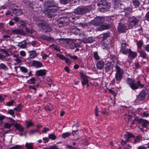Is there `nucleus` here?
<instances>
[{
    "label": "nucleus",
    "instance_id": "46",
    "mask_svg": "<svg viewBox=\"0 0 149 149\" xmlns=\"http://www.w3.org/2000/svg\"><path fill=\"white\" fill-rule=\"evenodd\" d=\"M67 56L70 57L71 58L74 59H77L78 58V57L77 56H72L70 54H67Z\"/></svg>",
    "mask_w": 149,
    "mask_h": 149
},
{
    "label": "nucleus",
    "instance_id": "62",
    "mask_svg": "<svg viewBox=\"0 0 149 149\" xmlns=\"http://www.w3.org/2000/svg\"><path fill=\"white\" fill-rule=\"evenodd\" d=\"M45 24L44 23H40L38 24V26L39 27H42V28L43 29V26H45Z\"/></svg>",
    "mask_w": 149,
    "mask_h": 149
},
{
    "label": "nucleus",
    "instance_id": "33",
    "mask_svg": "<svg viewBox=\"0 0 149 149\" xmlns=\"http://www.w3.org/2000/svg\"><path fill=\"white\" fill-rule=\"evenodd\" d=\"M93 55L94 57L95 60H97L100 59L99 56H98V53L97 52H93Z\"/></svg>",
    "mask_w": 149,
    "mask_h": 149
},
{
    "label": "nucleus",
    "instance_id": "31",
    "mask_svg": "<svg viewBox=\"0 0 149 149\" xmlns=\"http://www.w3.org/2000/svg\"><path fill=\"white\" fill-rule=\"evenodd\" d=\"M100 11L102 12H105L107 11L109 8V7H102V6H99Z\"/></svg>",
    "mask_w": 149,
    "mask_h": 149
},
{
    "label": "nucleus",
    "instance_id": "39",
    "mask_svg": "<svg viewBox=\"0 0 149 149\" xmlns=\"http://www.w3.org/2000/svg\"><path fill=\"white\" fill-rule=\"evenodd\" d=\"M140 55L143 58H146L147 56L146 53L143 51H141L140 52Z\"/></svg>",
    "mask_w": 149,
    "mask_h": 149
},
{
    "label": "nucleus",
    "instance_id": "64",
    "mask_svg": "<svg viewBox=\"0 0 149 149\" xmlns=\"http://www.w3.org/2000/svg\"><path fill=\"white\" fill-rule=\"evenodd\" d=\"M14 61L17 62L18 63H20L22 61V60H21L17 58V57L16 59H14Z\"/></svg>",
    "mask_w": 149,
    "mask_h": 149
},
{
    "label": "nucleus",
    "instance_id": "56",
    "mask_svg": "<svg viewBox=\"0 0 149 149\" xmlns=\"http://www.w3.org/2000/svg\"><path fill=\"white\" fill-rule=\"evenodd\" d=\"M65 62L68 64H71V61L68 58H65V59L64 60Z\"/></svg>",
    "mask_w": 149,
    "mask_h": 149
},
{
    "label": "nucleus",
    "instance_id": "6",
    "mask_svg": "<svg viewBox=\"0 0 149 149\" xmlns=\"http://www.w3.org/2000/svg\"><path fill=\"white\" fill-rule=\"evenodd\" d=\"M128 47V45L125 41L124 40H123L120 50V52L123 54H127L129 52V49L127 48Z\"/></svg>",
    "mask_w": 149,
    "mask_h": 149
},
{
    "label": "nucleus",
    "instance_id": "26",
    "mask_svg": "<svg viewBox=\"0 0 149 149\" xmlns=\"http://www.w3.org/2000/svg\"><path fill=\"white\" fill-rule=\"evenodd\" d=\"M11 32L13 34H22L23 31L21 29H17L12 30Z\"/></svg>",
    "mask_w": 149,
    "mask_h": 149
},
{
    "label": "nucleus",
    "instance_id": "55",
    "mask_svg": "<svg viewBox=\"0 0 149 149\" xmlns=\"http://www.w3.org/2000/svg\"><path fill=\"white\" fill-rule=\"evenodd\" d=\"M26 123L27 127H29L33 125L32 123L29 121H26Z\"/></svg>",
    "mask_w": 149,
    "mask_h": 149
},
{
    "label": "nucleus",
    "instance_id": "24",
    "mask_svg": "<svg viewBox=\"0 0 149 149\" xmlns=\"http://www.w3.org/2000/svg\"><path fill=\"white\" fill-rule=\"evenodd\" d=\"M81 78L83 79V81H82V84L83 86H84L85 84H87V86H88V80L87 78H86L84 75H82Z\"/></svg>",
    "mask_w": 149,
    "mask_h": 149
},
{
    "label": "nucleus",
    "instance_id": "59",
    "mask_svg": "<svg viewBox=\"0 0 149 149\" xmlns=\"http://www.w3.org/2000/svg\"><path fill=\"white\" fill-rule=\"evenodd\" d=\"M26 31L28 33H32V31L31 29H29L28 28L26 27L25 28Z\"/></svg>",
    "mask_w": 149,
    "mask_h": 149
},
{
    "label": "nucleus",
    "instance_id": "8",
    "mask_svg": "<svg viewBox=\"0 0 149 149\" xmlns=\"http://www.w3.org/2000/svg\"><path fill=\"white\" fill-rule=\"evenodd\" d=\"M69 22V18L67 17L60 18L56 20V24H61L63 25H67Z\"/></svg>",
    "mask_w": 149,
    "mask_h": 149
},
{
    "label": "nucleus",
    "instance_id": "28",
    "mask_svg": "<svg viewBox=\"0 0 149 149\" xmlns=\"http://www.w3.org/2000/svg\"><path fill=\"white\" fill-rule=\"evenodd\" d=\"M27 149H33V143H26L25 145Z\"/></svg>",
    "mask_w": 149,
    "mask_h": 149
},
{
    "label": "nucleus",
    "instance_id": "37",
    "mask_svg": "<svg viewBox=\"0 0 149 149\" xmlns=\"http://www.w3.org/2000/svg\"><path fill=\"white\" fill-rule=\"evenodd\" d=\"M38 131L37 129H34L30 130L29 132L30 135H32L35 134L36 133L38 132Z\"/></svg>",
    "mask_w": 149,
    "mask_h": 149
},
{
    "label": "nucleus",
    "instance_id": "53",
    "mask_svg": "<svg viewBox=\"0 0 149 149\" xmlns=\"http://www.w3.org/2000/svg\"><path fill=\"white\" fill-rule=\"evenodd\" d=\"M2 52H3V53L5 54L6 56H8L9 55L8 53V52L6 51V50L3 49L2 51Z\"/></svg>",
    "mask_w": 149,
    "mask_h": 149
},
{
    "label": "nucleus",
    "instance_id": "41",
    "mask_svg": "<svg viewBox=\"0 0 149 149\" xmlns=\"http://www.w3.org/2000/svg\"><path fill=\"white\" fill-rule=\"evenodd\" d=\"M49 137L50 139L52 140H55L56 138L55 135L52 134H49Z\"/></svg>",
    "mask_w": 149,
    "mask_h": 149
},
{
    "label": "nucleus",
    "instance_id": "49",
    "mask_svg": "<svg viewBox=\"0 0 149 149\" xmlns=\"http://www.w3.org/2000/svg\"><path fill=\"white\" fill-rule=\"evenodd\" d=\"M28 44H29L30 45H31L33 47H34L35 45H36V42L35 41H32L31 42H28Z\"/></svg>",
    "mask_w": 149,
    "mask_h": 149
},
{
    "label": "nucleus",
    "instance_id": "40",
    "mask_svg": "<svg viewBox=\"0 0 149 149\" xmlns=\"http://www.w3.org/2000/svg\"><path fill=\"white\" fill-rule=\"evenodd\" d=\"M22 107V105L21 104H19L18 105L17 107L15 108L14 109L16 111L19 112L20 111Z\"/></svg>",
    "mask_w": 149,
    "mask_h": 149
},
{
    "label": "nucleus",
    "instance_id": "23",
    "mask_svg": "<svg viewBox=\"0 0 149 149\" xmlns=\"http://www.w3.org/2000/svg\"><path fill=\"white\" fill-rule=\"evenodd\" d=\"M14 127L20 132H22L24 130V128L20 124L17 123L13 124Z\"/></svg>",
    "mask_w": 149,
    "mask_h": 149
},
{
    "label": "nucleus",
    "instance_id": "60",
    "mask_svg": "<svg viewBox=\"0 0 149 149\" xmlns=\"http://www.w3.org/2000/svg\"><path fill=\"white\" fill-rule=\"evenodd\" d=\"M42 139L44 141V143L48 142L49 140V139L48 137L43 138Z\"/></svg>",
    "mask_w": 149,
    "mask_h": 149
},
{
    "label": "nucleus",
    "instance_id": "7",
    "mask_svg": "<svg viewBox=\"0 0 149 149\" xmlns=\"http://www.w3.org/2000/svg\"><path fill=\"white\" fill-rule=\"evenodd\" d=\"M56 11V8H46L45 9L44 13L48 17H51L55 15V13Z\"/></svg>",
    "mask_w": 149,
    "mask_h": 149
},
{
    "label": "nucleus",
    "instance_id": "9",
    "mask_svg": "<svg viewBox=\"0 0 149 149\" xmlns=\"http://www.w3.org/2000/svg\"><path fill=\"white\" fill-rule=\"evenodd\" d=\"M113 65L112 62H108L105 65L106 72L109 73H112L113 72Z\"/></svg>",
    "mask_w": 149,
    "mask_h": 149
},
{
    "label": "nucleus",
    "instance_id": "3",
    "mask_svg": "<svg viewBox=\"0 0 149 149\" xmlns=\"http://www.w3.org/2000/svg\"><path fill=\"white\" fill-rule=\"evenodd\" d=\"M120 22L119 24L118 27V31L120 33L124 32L126 29L130 28L128 23L127 21L124 18H122L120 20Z\"/></svg>",
    "mask_w": 149,
    "mask_h": 149
},
{
    "label": "nucleus",
    "instance_id": "21",
    "mask_svg": "<svg viewBox=\"0 0 149 149\" xmlns=\"http://www.w3.org/2000/svg\"><path fill=\"white\" fill-rule=\"evenodd\" d=\"M46 73V70H37L36 74L37 76H42L45 75Z\"/></svg>",
    "mask_w": 149,
    "mask_h": 149
},
{
    "label": "nucleus",
    "instance_id": "4",
    "mask_svg": "<svg viewBox=\"0 0 149 149\" xmlns=\"http://www.w3.org/2000/svg\"><path fill=\"white\" fill-rule=\"evenodd\" d=\"M128 24L130 29L132 28L133 27L136 28L138 26L139 20L136 17L133 15H130L128 17Z\"/></svg>",
    "mask_w": 149,
    "mask_h": 149
},
{
    "label": "nucleus",
    "instance_id": "63",
    "mask_svg": "<svg viewBox=\"0 0 149 149\" xmlns=\"http://www.w3.org/2000/svg\"><path fill=\"white\" fill-rule=\"evenodd\" d=\"M14 101H10L7 103V105L8 106H11L13 104Z\"/></svg>",
    "mask_w": 149,
    "mask_h": 149
},
{
    "label": "nucleus",
    "instance_id": "2",
    "mask_svg": "<svg viewBox=\"0 0 149 149\" xmlns=\"http://www.w3.org/2000/svg\"><path fill=\"white\" fill-rule=\"evenodd\" d=\"M126 83L133 90H135L139 88V86L143 88L144 85L141 83L140 80H138L137 82V84L135 83V80L134 78H127L126 79Z\"/></svg>",
    "mask_w": 149,
    "mask_h": 149
},
{
    "label": "nucleus",
    "instance_id": "20",
    "mask_svg": "<svg viewBox=\"0 0 149 149\" xmlns=\"http://www.w3.org/2000/svg\"><path fill=\"white\" fill-rule=\"evenodd\" d=\"M12 11L17 16L21 15L23 13L22 10L20 9L13 8L12 10Z\"/></svg>",
    "mask_w": 149,
    "mask_h": 149
},
{
    "label": "nucleus",
    "instance_id": "38",
    "mask_svg": "<svg viewBox=\"0 0 149 149\" xmlns=\"http://www.w3.org/2000/svg\"><path fill=\"white\" fill-rule=\"evenodd\" d=\"M13 124L9 123H6L4 124V127L7 129L10 128Z\"/></svg>",
    "mask_w": 149,
    "mask_h": 149
},
{
    "label": "nucleus",
    "instance_id": "5",
    "mask_svg": "<svg viewBox=\"0 0 149 149\" xmlns=\"http://www.w3.org/2000/svg\"><path fill=\"white\" fill-rule=\"evenodd\" d=\"M116 72L115 78L116 80L120 81L122 78V75L123 73V71L122 68L117 65L116 66Z\"/></svg>",
    "mask_w": 149,
    "mask_h": 149
},
{
    "label": "nucleus",
    "instance_id": "35",
    "mask_svg": "<svg viewBox=\"0 0 149 149\" xmlns=\"http://www.w3.org/2000/svg\"><path fill=\"white\" fill-rule=\"evenodd\" d=\"M141 139V137L140 136H138L136 137V138L135 139L133 142V143H136L139 142Z\"/></svg>",
    "mask_w": 149,
    "mask_h": 149
},
{
    "label": "nucleus",
    "instance_id": "44",
    "mask_svg": "<svg viewBox=\"0 0 149 149\" xmlns=\"http://www.w3.org/2000/svg\"><path fill=\"white\" fill-rule=\"evenodd\" d=\"M20 70L23 72L24 73H26L27 72V69L24 67H20Z\"/></svg>",
    "mask_w": 149,
    "mask_h": 149
},
{
    "label": "nucleus",
    "instance_id": "29",
    "mask_svg": "<svg viewBox=\"0 0 149 149\" xmlns=\"http://www.w3.org/2000/svg\"><path fill=\"white\" fill-rule=\"evenodd\" d=\"M97 5L99 6H101L104 5H108L107 1L105 0H103L100 1L99 3L97 4Z\"/></svg>",
    "mask_w": 149,
    "mask_h": 149
},
{
    "label": "nucleus",
    "instance_id": "48",
    "mask_svg": "<svg viewBox=\"0 0 149 149\" xmlns=\"http://www.w3.org/2000/svg\"><path fill=\"white\" fill-rule=\"evenodd\" d=\"M12 20H14L16 22H19L20 21V18L17 17H15L13 19H12Z\"/></svg>",
    "mask_w": 149,
    "mask_h": 149
},
{
    "label": "nucleus",
    "instance_id": "11",
    "mask_svg": "<svg viewBox=\"0 0 149 149\" xmlns=\"http://www.w3.org/2000/svg\"><path fill=\"white\" fill-rule=\"evenodd\" d=\"M136 120L143 127H146L149 124V122L145 119L139 118L137 119Z\"/></svg>",
    "mask_w": 149,
    "mask_h": 149
},
{
    "label": "nucleus",
    "instance_id": "10",
    "mask_svg": "<svg viewBox=\"0 0 149 149\" xmlns=\"http://www.w3.org/2000/svg\"><path fill=\"white\" fill-rule=\"evenodd\" d=\"M132 137H134V136L132 134L129 133L125 135L124 136V139L125 140L123 141V140H122L121 142V143L123 145L126 144L127 142L129 141L130 139Z\"/></svg>",
    "mask_w": 149,
    "mask_h": 149
},
{
    "label": "nucleus",
    "instance_id": "50",
    "mask_svg": "<svg viewBox=\"0 0 149 149\" xmlns=\"http://www.w3.org/2000/svg\"><path fill=\"white\" fill-rule=\"evenodd\" d=\"M109 36V33H105L103 37V40L106 39Z\"/></svg>",
    "mask_w": 149,
    "mask_h": 149
},
{
    "label": "nucleus",
    "instance_id": "30",
    "mask_svg": "<svg viewBox=\"0 0 149 149\" xmlns=\"http://www.w3.org/2000/svg\"><path fill=\"white\" fill-rule=\"evenodd\" d=\"M45 109L46 110L50 111L52 110V107L51 104L50 103L48 104L45 107Z\"/></svg>",
    "mask_w": 149,
    "mask_h": 149
},
{
    "label": "nucleus",
    "instance_id": "58",
    "mask_svg": "<svg viewBox=\"0 0 149 149\" xmlns=\"http://www.w3.org/2000/svg\"><path fill=\"white\" fill-rule=\"evenodd\" d=\"M95 116H97L99 115V114L98 113V109L97 106H96V107L95 109Z\"/></svg>",
    "mask_w": 149,
    "mask_h": 149
},
{
    "label": "nucleus",
    "instance_id": "61",
    "mask_svg": "<svg viewBox=\"0 0 149 149\" xmlns=\"http://www.w3.org/2000/svg\"><path fill=\"white\" fill-rule=\"evenodd\" d=\"M19 24L23 27H24L25 23L22 20H20L19 22Z\"/></svg>",
    "mask_w": 149,
    "mask_h": 149
},
{
    "label": "nucleus",
    "instance_id": "14",
    "mask_svg": "<svg viewBox=\"0 0 149 149\" xmlns=\"http://www.w3.org/2000/svg\"><path fill=\"white\" fill-rule=\"evenodd\" d=\"M52 1H46L45 4V9L46 8H49L53 7H55V5L53 4Z\"/></svg>",
    "mask_w": 149,
    "mask_h": 149
},
{
    "label": "nucleus",
    "instance_id": "45",
    "mask_svg": "<svg viewBox=\"0 0 149 149\" xmlns=\"http://www.w3.org/2000/svg\"><path fill=\"white\" fill-rule=\"evenodd\" d=\"M36 79L34 77L31 78L29 81V83L30 84H33L35 82Z\"/></svg>",
    "mask_w": 149,
    "mask_h": 149
},
{
    "label": "nucleus",
    "instance_id": "22",
    "mask_svg": "<svg viewBox=\"0 0 149 149\" xmlns=\"http://www.w3.org/2000/svg\"><path fill=\"white\" fill-rule=\"evenodd\" d=\"M29 54V57L31 58H34L37 55V54L35 51L32 50L28 51Z\"/></svg>",
    "mask_w": 149,
    "mask_h": 149
},
{
    "label": "nucleus",
    "instance_id": "19",
    "mask_svg": "<svg viewBox=\"0 0 149 149\" xmlns=\"http://www.w3.org/2000/svg\"><path fill=\"white\" fill-rule=\"evenodd\" d=\"M32 65L33 66L36 68H39L42 66V64L41 63L36 61H33Z\"/></svg>",
    "mask_w": 149,
    "mask_h": 149
},
{
    "label": "nucleus",
    "instance_id": "43",
    "mask_svg": "<svg viewBox=\"0 0 149 149\" xmlns=\"http://www.w3.org/2000/svg\"><path fill=\"white\" fill-rule=\"evenodd\" d=\"M8 113L11 115L14 118L15 117V115H14V113L13 110L12 109L9 110L8 111Z\"/></svg>",
    "mask_w": 149,
    "mask_h": 149
},
{
    "label": "nucleus",
    "instance_id": "12",
    "mask_svg": "<svg viewBox=\"0 0 149 149\" xmlns=\"http://www.w3.org/2000/svg\"><path fill=\"white\" fill-rule=\"evenodd\" d=\"M84 15L85 14L90 12L92 8V6L91 5H89L85 6H81Z\"/></svg>",
    "mask_w": 149,
    "mask_h": 149
},
{
    "label": "nucleus",
    "instance_id": "13",
    "mask_svg": "<svg viewBox=\"0 0 149 149\" xmlns=\"http://www.w3.org/2000/svg\"><path fill=\"white\" fill-rule=\"evenodd\" d=\"M82 8L81 6L78 7L74 10L73 13L74 14L77 15H84Z\"/></svg>",
    "mask_w": 149,
    "mask_h": 149
},
{
    "label": "nucleus",
    "instance_id": "17",
    "mask_svg": "<svg viewBox=\"0 0 149 149\" xmlns=\"http://www.w3.org/2000/svg\"><path fill=\"white\" fill-rule=\"evenodd\" d=\"M104 62L102 60L98 61L96 64L97 69L100 70L102 69L104 67Z\"/></svg>",
    "mask_w": 149,
    "mask_h": 149
},
{
    "label": "nucleus",
    "instance_id": "47",
    "mask_svg": "<svg viewBox=\"0 0 149 149\" xmlns=\"http://www.w3.org/2000/svg\"><path fill=\"white\" fill-rule=\"evenodd\" d=\"M21 146L17 145L9 149H21Z\"/></svg>",
    "mask_w": 149,
    "mask_h": 149
},
{
    "label": "nucleus",
    "instance_id": "18",
    "mask_svg": "<svg viewBox=\"0 0 149 149\" xmlns=\"http://www.w3.org/2000/svg\"><path fill=\"white\" fill-rule=\"evenodd\" d=\"M28 45V42L24 40L18 42L17 46L19 48H24L26 47V45Z\"/></svg>",
    "mask_w": 149,
    "mask_h": 149
},
{
    "label": "nucleus",
    "instance_id": "32",
    "mask_svg": "<svg viewBox=\"0 0 149 149\" xmlns=\"http://www.w3.org/2000/svg\"><path fill=\"white\" fill-rule=\"evenodd\" d=\"M0 68L6 71L8 70V68L3 63L0 64Z\"/></svg>",
    "mask_w": 149,
    "mask_h": 149
},
{
    "label": "nucleus",
    "instance_id": "15",
    "mask_svg": "<svg viewBox=\"0 0 149 149\" xmlns=\"http://www.w3.org/2000/svg\"><path fill=\"white\" fill-rule=\"evenodd\" d=\"M146 95L145 90H142L138 95V98L140 101H142L145 98Z\"/></svg>",
    "mask_w": 149,
    "mask_h": 149
},
{
    "label": "nucleus",
    "instance_id": "42",
    "mask_svg": "<svg viewBox=\"0 0 149 149\" xmlns=\"http://www.w3.org/2000/svg\"><path fill=\"white\" fill-rule=\"evenodd\" d=\"M56 56L59 58L61 60H64L65 57L63 55L59 54H56Z\"/></svg>",
    "mask_w": 149,
    "mask_h": 149
},
{
    "label": "nucleus",
    "instance_id": "52",
    "mask_svg": "<svg viewBox=\"0 0 149 149\" xmlns=\"http://www.w3.org/2000/svg\"><path fill=\"white\" fill-rule=\"evenodd\" d=\"M69 0H60V2L61 3L63 4H66L68 3Z\"/></svg>",
    "mask_w": 149,
    "mask_h": 149
},
{
    "label": "nucleus",
    "instance_id": "57",
    "mask_svg": "<svg viewBox=\"0 0 149 149\" xmlns=\"http://www.w3.org/2000/svg\"><path fill=\"white\" fill-rule=\"evenodd\" d=\"M131 62L128 60L126 61V62L125 63V65H126L127 67H128L130 65Z\"/></svg>",
    "mask_w": 149,
    "mask_h": 149
},
{
    "label": "nucleus",
    "instance_id": "54",
    "mask_svg": "<svg viewBox=\"0 0 149 149\" xmlns=\"http://www.w3.org/2000/svg\"><path fill=\"white\" fill-rule=\"evenodd\" d=\"M137 45L139 48H140L143 45V42L141 41H139L138 42Z\"/></svg>",
    "mask_w": 149,
    "mask_h": 149
},
{
    "label": "nucleus",
    "instance_id": "51",
    "mask_svg": "<svg viewBox=\"0 0 149 149\" xmlns=\"http://www.w3.org/2000/svg\"><path fill=\"white\" fill-rule=\"evenodd\" d=\"M49 130V128L47 127H45L44 128L43 130L42 131V133H46Z\"/></svg>",
    "mask_w": 149,
    "mask_h": 149
},
{
    "label": "nucleus",
    "instance_id": "16",
    "mask_svg": "<svg viewBox=\"0 0 149 149\" xmlns=\"http://www.w3.org/2000/svg\"><path fill=\"white\" fill-rule=\"evenodd\" d=\"M95 41V39L92 37H89L88 38H83V41L86 43H92Z\"/></svg>",
    "mask_w": 149,
    "mask_h": 149
},
{
    "label": "nucleus",
    "instance_id": "25",
    "mask_svg": "<svg viewBox=\"0 0 149 149\" xmlns=\"http://www.w3.org/2000/svg\"><path fill=\"white\" fill-rule=\"evenodd\" d=\"M128 53H129V56L133 58H134L136 56V53L132 52L130 49H129Z\"/></svg>",
    "mask_w": 149,
    "mask_h": 149
},
{
    "label": "nucleus",
    "instance_id": "36",
    "mask_svg": "<svg viewBox=\"0 0 149 149\" xmlns=\"http://www.w3.org/2000/svg\"><path fill=\"white\" fill-rule=\"evenodd\" d=\"M43 29L45 30V32H49L51 30L50 27L46 24H45V26H43Z\"/></svg>",
    "mask_w": 149,
    "mask_h": 149
},
{
    "label": "nucleus",
    "instance_id": "34",
    "mask_svg": "<svg viewBox=\"0 0 149 149\" xmlns=\"http://www.w3.org/2000/svg\"><path fill=\"white\" fill-rule=\"evenodd\" d=\"M71 134L70 132H65L63 133L62 135V137L64 139L68 137L69 136H70Z\"/></svg>",
    "mask_w": 149,
    "mask_h": 149
},
{
    "label": "nucleus",
    "instance_id": "1",
    "mask_svg": "<svg viewBox=\"0 0 149 149\" xmlns=\"http://www.w3.org/2000/svg\"><path fill=\"white\" fill-rule=\"evenodd\" d=\"M104 18L102 17H97L91 21L89 24H91L95 26H99L100 27L98 28V31H101L105 29H108L109 28V25H106L104 23Z\"/></svg>",
    "mask_w": 149,
    "mask_h": 149
},
{
    "label": "nucleus",
    "instance_id": "27",
    "mask_svg": "<svg viewBox=\"0 0 149 149\" xmlns=\"http://www.w3.org/2000/svg\"><path fill=\"white\" fill-rule=\"evenodd\" d=\"M133 4L135 8L138 7L140 5V1L139 0H132Z\"/></svg>",
    "mask_w": 149,
    "mask_h": 149
}]
</instances>
